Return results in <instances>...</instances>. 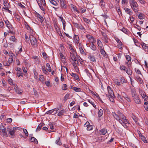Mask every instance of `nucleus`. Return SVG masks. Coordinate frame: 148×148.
<instances>
[{
    "label": "nucleus",
    "mask_w": 148,
    "mask_h": 148,
    "mask_svg": "<svg viewBox=\"0 0 148 148\" xmlns=\"http://www.w3.org/2000/svg\"><path fill=\"white\" fill-rule=\"evenodd\" d=\"M73 38L75 43L76 44H78L79 43V38L78 36L77 35H75L74 36Z\"/></svg>",
    "instance_id": "obj_20"
},
{
    "label": "nucleus",
    "mask_w": 148,
    "mask_h": 148,
    "mask_svg": "<svg viewBox=\"0 0 148 148\" xmlns=\"http://www.w3.org/2000/svg\"><path fill=\"white\" fill-rule=\"evenodd\" d=\"M29 141L30 142H34L35 143L37 144L38 143V142L37 139L34 137H31L29 139Z\"/></svg>",
    "instance_id": "obj_21"
},
{
    "label": "nucleus",
    "mask_w": 148,
    "mask_h": 148,
    "mask_svg": "<svg viewBox=\"0 0 148 148\" xmlns=\"http://www.w3.org/2000/svg\"><path fill=\"white\" fill-rule=\"evenodd\" d=\"M126 59L128 61H131V57L129 55H126L125 56Z\"/></svg>",
    "instance_id": "obj_43"
},
{
    "label": "nucleus",
    "mask_w": 148,
    "mask_h": 148,
    "mask_svg": "<svg viewBox=\"0 0 148 148\" xmlns=\"http://www.w3.org/2000/svg\"><path fill=\"white\" fill-rule=\"evenodd\" d=\"M60 4L62 8H65L66 7L65 2L64 0H60Z\"/></svg>",
    "instance_id": "obj_12"
},
{
    "label": "nucleus",
    "mask_w": 148,
    "mask_h": 148,
    "mask_svg": "<svg viewBox=\"0 0 148 148\" xmlns=\"http://www.w3.org/2000/svg\"><path fill=\"white\" fill-rule=\"evenodd\" d=\"M25 26L26 27V28L28 30H29L31 29L30 27H29V26L28 25L27 23L25 22Z\"/></svg>",
    "instance_id": "obj_59"
},
{
    "label": "nucleus",
    "mask_w": 148,
    "mask_h": 148,
    "mask_svg": "<svg viewBox=\"0 0 148 148\" xmlns=\"http://www.w3.org/2000/svg\"><path fill=\"white\" fill-rule=\"evenodd\" d=\"M89 58L92 61L94 62L96 61L95 59L94 56H92L91 55H90L89 56Z\"/></svg>",
    "instance_id": "obj_31"
},
{
    "label": "nucleus",
    "mask_w": 148,
    "mask_h": 148,
    "mask_svg": "<svg viewBox=\"0 0 148 148\" xmlns=\"http://www.w3.org/2000/svg\"><path fill=\"white\" fill-rule=\"evenodd\" d=\"M100 5L101 6V7H104L105 4V3L104 2L103 0H101L100 1Z\"/></svg>",
    "instance_id": "obj_47"
},
{
    "label": "nucleus",
    "mask_w": 148,
    "mask_h": 148,
    "mask_svg": "<svg viewBox=\"0 0 148 148\" xmlns=\"http://www.w3.org/2000/svg\"><path fill=\"white\" fill-rule=\"evenodd\" d=\"M129 3L132 8L135 12L138 11V5L134 0H129Z\"/></svg>",
    "instance_id": "obj_2"
},
{
    "label": "nucleus",
    "mask_w": 148,
    "mask_h": 148,
    "mask_svg": "<svg viewBox=\"0 0 148 148\" xmlns=\"http://www.w3.org/2000/svg\"><path fill=\"white\" fill-rule=\"evenodd\" d=\"M144 107L145 109L148 111V101H146L144 103Z\"/></svg>",
    "instance_id": "obj_29"
},
{
    "label": "nucleus",
    "mask_w": 148,
    "mask_h": 148,
    "mask_svg": "<svg viewBox=\"0 0 148 148\" xmlns=\"http://www.w3.org/2000/svg\"><path fill=\"white\" fill-rule=\"evenodd\" d=\"M15 70L16 71H17V72H21V69L20 68L17 67L15 69Z\"/></svg>",
    "instance_id": "obj_64"
},
{
    "label": "nucleus",
    "mask_w": 148,
    "mask_h": 148,
    "mask_svg": "<svg viewBox=\"0 0 148 148\" xmlns=\"http://www.w3.org/2000/svg\"><path fill=\"white\" fill-rule=\"evenodd\" d=\"M16 128L14 127L12 128H10L9 127L7 128L8 131L9 132V133L10 134L11 136H13Z\"/></svg>",
    "instance_id": "obj_5"
},
{
    "label": "nucleus",
    "mask_w": 148,
    "mask_h": 148,
    "mask_svg": "<svg viewBox=\"0 0 148 148\" xmlns=\"http://www.w3.org/2000/svg\"><path fill=\"white\" fill-rule=\"evenodd\" d=\"M49 1L51 4L55 6H56L58 5L57 2L54 0H49Z\"/></svg>",
    "instance_id": "obj_37"
},
{
    "label": "nucleus",
    "mask_w": 148,
    "mask_h": 148,
    "mask_svg": "<svg viewBox=\"0 0 148 148\" xmlns=\"http://www.w3.org/2000/svg\"><path fill=\"white\" fill-rule=\"evenodd\" d=\"M141 96L145 100H147L148 99V97L147 95H146L145 92L144 93V94L141 95Z\"/></svg>",
    "instance_id": "obj_38"
},
{
    "label": "nucleus",
    "mask_w": 148,
    "mask_h": 148,
    "mask_svg": "<svg viewBox=\"0 0 148 148\" xmlns=\"http://www.w3.org/2000/svg\"><path fill=\"white\" fill-rule=\"evenodd\" d=\"M132 97L137 95L136 94V92L134 90H133L132 91Z\"/></svg>",
    "instance_id": "obj_50"
},
{
    "label": "nucleus",
    "mask_w": 148,
    "mask_h": 148,
    "mask_svg": "<svg viewBox=\"0 0 148 148\" xmlns=\"http://www.w3.org/2000/svg\"><path fill=\"white\" fill-rule=\"evenodd\" d=\"M29 40L32 45L36 47L37 46V40L36 38L32 35H30Z\"/></svg>",
    "instance_id": "obj_3"
},
{
    "label": "nucleus",
    "mask_w": 148,
    "mask_h": 148,
    "mask_svg": "<svg viewBox=\"0 0 148 148\" xmlns=\"http://www.w3.org/2000/svg\"><path fill=\"white\" fill-rule=\"evenodd\" d=\"M97 44L98 45L99 47H100L101 48H102L103 45L102 43L101 42L100 40H97Z\"/></svg>",
    "instance_id": "obj_25"
},
{
    "label": "nucleus",
    "mask_w": 148,
    "mask_h": 148,
    "mask_svg": "<svg viewBox=\"0 0 148 148\" xmlns=\"http://www.w3.org/2000/svg\"><path fill=\"white\" fill-rule=\"evenodd\" d=\"M121 95L123 97L125 100H126L128 102H131V100L129 96L127 95L125 92H122Z\"/></svg>",
    "instance_id": "obj_8"
},
{
    "label": "nucleus",
    "mask_w": 148,
    "mask_h": 148,
    "mask_svg": "<svg viewBox=\"0 0 148 148\" xmlns=\"http://www.w3.org/2000/svg\"><path fill=\"white\" fill-rule=\"evenodd\" d=\"M0 134L3 136L7 137L8 136L6 128L3 127V128L0 129Z\"/></svg>",
    "instance_id": "obj_4"
},
{
    "label": "nucleus",
    "mask_w": 148,
    "mask_h": 148,
    "mask_svg": "<svg viewBox=\"0 0 148 148\" xmlns=\"http://www.w3.org/2000/svg\"><path fill=\"white\" fill-rule=\"evenodd\" d=\"M120 69L121 70H123L126 71V68L124 66H120Z\"/></svg>",
    "instance_id": "obj_57"
},
{
    "label": "nucleus",
    "mask_w": 148,
    "mask_h": 148,
    "mask_svg": "<svg viewBox=\"0 0 148 148\" xmlns=\"http://www.w3.org/2000/svg\"><path fill=\"white\" fill-rule=\"evenodd\" d=\"M76 53L74 52H70V56L72 61H76Z\"/></svg>",
    "instance_id": "obj_10"
},
{
    "label": "nucleus",
    "mask_w": 148,
    "mask_h": 148,
    "mask_svg": "<svg viewBox=\"0 0 148 148\" xmlns=\"http://www.w3.org/2000/svg\"><path fill=\"white\" fill-rule=\"evenodd\" d=\"M116 41L117 42L118 45H117L118 47L121 49H122V44L121 41L118 38L116 39Z\"/></svg>",
    "instance_id": "obj_11"
},
{
    "label": "nucleus",
    "mask_w": 148,
    "mask_h": 148,
    "mask_svg": "<svg viewBox=\"0 0 148 148\" xmlns=\"http://www.w3.org/2000/svg\"><path fill=\"white\" fill-rule=\"evenodd\" d=\"M37 16L38 18L39 21L41 23H42L44 19L42 16L37 13Z\"/></svg>",
    "instance_id": "obj_16"
},
{
    "label": "nucleus",
    "mask_w": 148,
    "mask_h": 148,
    "mask_svg": "<svg viewBox=\"0 0 148 148\" xmlns=\"http://www.w3.org/2000/svg\"><path fill=\"white\" fill-rule=\"evenodd\" d=\"M56 143L57 144L59 145H61L62 143H61V141H60V137H59L56 140Z\"/></svg>",
    "instance_id": "obj_30"
},
{
    "label": "nucleus",
    "mask_w": 148,
    "mask_h": 148,
    "mask_svg": "<svg viewBox=\"0 0 148 148\" xmlns=\"http://www.w3.org/2000/svg\"><path fill=\"white\" fill-rule=\"evenodd\" d=\"M119 121V122L121 124L123 125V126H124V123L123 121V120L121 119H120V118L119 119V120H118Z\"/></svg>",
    "instance_id": "obj_63"
},
{
    "label": "nucleus",
    "mask_w": 148,
    "mask_h": 148,
    "mask_svg": "<svg viewBox=\"0 0 148 148\" xmlns=\"http://www.w3.org/2000/svg\"><path fill=\"white\" fill-rule=\"evenodd\" d=\"M23 131L24 133L25 134V136H28V133L26 129H23Z\"/></svg>",
    "instance_id": "obj_46"
},
{
    "label": "nucleus",
    "mask_w": 148,
    "mask_h": 148,
    "mask_svg": "<svg viewBox=\"0 0 148 148\" xmlns=\"http://www.w3.org/2000/svg\"><path fill=\"white\" fill-rule=\"evenodd\" d=\"M10 40L14 42H16L17 41V39L15 38V37L14 36H11L10 38Z\"/></svg>",
    "instance_id": "obj_27"
},
{
    "label": "nucleus",
    "mask_w": 148,
    "mask_h": 148,
    "mask_svg": "<svg viewBox=\"0 0 148 148\" xmlns=\"http://www.w3.org/2000/svg\"><path fill=\"white\" fill-rule=\"evenodd\" d=\"M107 132V130L106 129L103 128L101 129L99 131V134L101 135H104Z\"/></svg>",
    "instance_id": "obj_13"
},
{
    "label": "nucleus",
    "mask_w": 148,
    "mask_h": 148,
    "mask_svg": "<svg viewBox=\"0 0 148 148\" xmlns=\"http://www.w3.org/2000/svg\"><path fill=\"white\" fill-rule=\"evenodd\" d=\"M117 98L119 100L120 102L123 103V100L121 97L120 95L118 94Z\"/></svg>",
    "instance_id": "obj_36"
},
{
    "label": "nucleus",
    "mask_w": 148,
    "mask_h": 148,
    "mask_svg": "<svg viewBox=\"0 0 148 148\" xmlns=\"http://www.w3.org/2000/svg\"><path fill=\"white\" fill-rule=\"evenodd\" d=\"M71 75L72 76L74 77L75 79L78 80L79 79L78 76L76 74L72 73L71 74Z\"/></svg>",
    "instance_id": "obj_24"
},
{
    "label": "nucleus",
    "mask_w": 148,
    "mask_h": 148,
    "mask_svg": "<svg viewBox=\"0 0 148 148\" xmlns=\"http://www.w3.org/2000/svg\"><path fill=\"white\" fill-rule=\"evenodd\" d=\"M53 109L49 110L47 111L46 113V114H51L53 112Z\"/></svg>",
    "instance_id": "obj_49"
},
{
    "label": "nucleus",
    "mask_w": 148,
    "mask_h": 148,
    "mask_svg": "<svg viewBox=\"0 0 148 148\" xmlns=\"http://www.w3.org/2000/svg\"><path fill=\"white\" fill-rule=\"evenodd\" d=\"M102 35H103V40L104 42L105 43H107L108 42V41L107 40L108 39V37L107 35L103 33L102 34Z\"/></svg>",
    "instance_id": "obj_14"
},
{
    "label": "nucleus",
    "mask_w": 148,
    "mask_h": 148,
    "mask_svg": "<svg viewBox=\"0 0 148 148\" xmlns=\"http://www.w3.org/2000/svg\"><path fill=\"white\" fill-rule=\"evenodd\" d=\"M140 137L141 139L144 142V143H147V141L145 137L143 135H141L140 136Z\"/></svg>",
    "instance_id": "obj_26"
},
{
    "label": "nucleus",
    "mask_w": 148,
    "mask_h": 148,
    "mask_svg": "<svg viewBox=\"0 0 148 148\" xmlns=\"http://www.w3.org/2000/svg\"><path fill=\"white\" fill-rule=\"evenodd\" d=\"M138 18L140 19H143L144 18V14L141 13H140L138 16Z\"/></svg>",
    "instance_id": "obj_41"
},
{
    "label": "nucleus",
    "mask_w": 148,
    "mask_h": 148,
    "mask_svg": "<svg viewBox=\"0 0 148 148\" xmlns=\"http://www.w3.org/2000/svg\"><path fill=\"white\" fill-rule=\"evenodd\" d=\"M103 114V111L102 110L100 109L98 113V116L99 117H101Z\"/></svg>",
    "instance_id": "obj_32"
},
{
    "label": "nucleus",
    "mask_w": 148,
    "mask_h": 148,
    "mask_svg": "<svg viewBox=\"0 0 148 148\" xmlns=\"http://www.w3.org/2000/svg\"><path fill=\"white\" fill-rule=\"evenodd\" d=\"M121 30L126 34H127L129 33L128 30L124 27L121 29Z\"/></svg>",
    "instance_id": "obj_35"
},
{
    "label": "nucleus",
    "mask_w": 148,
    "mask_h": 148,
    "mask_svg": "<svg viewBox=\"0 0 148 148\" xmlns=\"http://www.w3.org/2000/svg\"><path fill=\"white\" fill-rule=\"evenodd\" d=\"M86 37L88 40H91V39L93 38V36L89 34L87 35H86Z\"/></svg>",
    "instance_id": "obj_44"
},
{
    "label": "nucleus",
    "mask_w": 148,
    "mask_h": 148,
    "mask_svg": "<svg viewBox=\"0 0 148 148\" xmlns=\"http://www.w3.org/2000/svg\"><path fill=\"white\" fill-rule=\"evenodd\" d=\"M135 79L138 82L142 84L143 82V81L142 80L141 78L138 76H137L136 77Z\"/></svg>",
    "instance_id": "obj_19"
},
{
    "label": "nucleus",
    "mask_w": 148,
    "mask_h": 148,
    "mask_svg": "<svg viewBox=\"0 0 148 148\" xmlns=\"http://www.w3.org/2000/svg\"><path fill=\"white\" fill-rule=\"evenodd\" d=\"M14 88L16 92L18 94H21L22 91L21 89L19 88L17 85L14 84Z\"/></svg>",
    "instance_id": "obj_9"
},
{
    "label": "nucleus",
    "mask_w": 148,
    "mask_h": 148,
    "mask_svg": "<svg viewBox=\"0 0 148 148\" xmlns=\"http://www.w3.org/2000/svg\"><path fill=\"white\" fill-rule=\"evenodd\" d=\"M124 9L127 13L129 14L130 15L131 13H132V12L130 10L127 8H125Z\"/></svg>",
    "instance_id": "obj_33"
},
{
    "label": "nucleus",
    "mask_w": 148,
    "mask_h": 148,
    "mask_svg": "<svg viewBox=\"0 0 148 148\" xmlns=\"http://www.w3.org/2000/svg\"><path fill=\"white\" fill-rule=\"evenodd\" d=\"M73 23L74 26L78 29V28L79 27V25H79L78 24L75 23L74 22H73Z\"/></svg>",
    "instance_id": "obj_62"
},
{
    "label": "nucleus",
    "mask_w": 148,
    "mask_h": 148,
    "mask_svg": "<svg viewBox=\"0 0 148 148\" xmlns=\"http://www.w3.org/2000/svg\"><path fill=\"white\" fill-rule=\"evenodd\" d=\"M3 4L4 6L2 8V11H3V10H8L10 7V4L7 2L6 0H3Z\"/></svg>",
    "instance_id": "obj_6"
},
{
    "label": "nucleus",
    "mask_w": 148,
    "mask_h": 148,
    "mask_svg": "<svg viewBox=\"0 0 148 148\" xmlns=\"http://www.w3.org/2000/svg\"><path fill=\"white\" fill-rule=\"evenodd\" d=\"M60 57L62 59H63V60H62L64 62H65L64 57V56H63V54L61 53H60Z\"/></svg>",
    "instance_id": "obj_55"
},
{
    "label": "nucleus",
    "mask_w": 148,
    "mask_h": 148,
    "mask_svg": "<svg viewBox=\"0 0 148 148\" xmlns=\"http://www.w3.org/2000/svg\"><path fill=\"white\" fill-rule=\"evenodd\" d=\"M42 124L41 123L40 124L37 128L36 131H39L40 130L41 128L42 127Z\"/></svg>",
    "instance_id": "obj_54"
},
{
    "label": "nucleus",
    "mask_w": 148,
    "mask_h": 148,
    "mask_svg": "<svg viewBox=\"0 0 148 148\" xmlns=\"http://www.w3.org/2000/svg\"><path fill=\"white\" fill-rule=\"evenodd\" d=\"M65 111L64 110H60L58 114V116H61L64 114V113Z\"/></svg>",
    "instance_id": "obj_39"
},
{
    "label": "nucleus",
    "mask_w": 148,
    "mask_h": 148,
    "mask_svg": "<svg viewBox=\"0 0 148 148\" xmlns=\"http://www.w3.org/2000/svg\"><path fill=\"white\" fill-rule=\"evenodd\" d=\"M72 88L73 90H74L76 92H81V89L79 88H77L75 87H72Z\"/></svg>",
    "instance_id": "obj_23"
},
{
    "label": "nucleus",
    "mask_w": 148,
    "mask_h": 148,
    "mask_svg": "<svg viewBox=\"0 0 148 148\" xmlns=\"http://www.w3.org/2000/svg\"><path fill=\"white\" fill-rule=\"evenodd\" d=\"M88 102L90 103L93 106V107L95 108H96V106L95 105L94 102L90 100V99H88Z\"/></svg>",
    "instance_id": "obj_40"
},
{
    "label": "nucleus",
    "mask_w": 148,
    "mask_h": 148,
    "mask_svg": "<svg viewBox=\"0 0 148 148\" xmlns=\"http://www.w3.org/2000/svg\"><path fill=\"white\" fill-rule=\"evenodd\" d=\"M38 3V5L40 8V9L42 10L43 11H44V8H43V7H42V4L41 3H39V1H37Z\"/></svg>",
    "instance_id": "obj_51"
},
{
    "label": "nucleus",
    "mask_w": 148,
    "mask_h": 148,
    "mask_svg": "<svg viewBox=\"0 0 148 148\" xmlns=\"http://www.w3.org/2000/svg\"><path fill=\"white\" fill-rule=\"evenodd\" d=\"M108 94H106V96L112 102H114V95L112 88L109 86L107 87Z\"/></svg>",
    "instance_id": "obj_1"
},
{
    "label": "nucleus",
    "mask_w": 148,
    "mask_h": 148,
    "mask_svg": "<svg viewBox=\"0 0 148 148\" xmlns=\"http://www.w3.org/2000/svg\"><path fill=\"white\" fill-rule=\"evenodd\" d=\"M39 80L41 82H43L44 80V78L43 76L42 75H40Z\"/></svg>",
    "instance_id": "obj_48"
},
{
    "label": "nucleus",
    "mask_w": 148,
    "mask_h": 148,
    "mask_svg": "<svg viewBox=\"0 0 148 148\" xmlns=\"http://www.w3.org/2000/svg\"><path fill=\"white\" fill-rule=\"evenodd\" d=\"M135 102L137 104H139L141 103V101L139 96L137 95L132 97Z\"/></svg>",
    "instance_id": "obj_7"
},
{
    "label": "nucleus",
    "mask_w": 148,
    "mask_h": 148,
    "mask_svg": "<svg viewBox=\"0 0 148 148\" xmlns=\"http://www.w3.org/2000/svg\"><path fill=\"white\" fill-rule=\"evenodd\" d=\"M40 1H39V3H41L42 5L43 6H44L46 5V3L45 2V0H40Z\"/></svg>",
    "instance_id": "obj_53"
},
{
    "label": "nucleus",
    "mask_w": 148,
    "mask_h": 148,
    "mask_svg": "<svg viewBox=\"0 0 148 148\" xmlns=\"http://www.w3.org/2000/svg\"><path fill=\"white\" fill-rule=\"evenodd\" d=\"M10 57L8 60V62L10 64H11L12 62L13 61V57L12 56V55H13V54L12 53H10Z\"/></svg>",
    "instance_id": "obj_22"
},
{
    "label": "nucleus",
    "mask_w": 148,
    "mask_h": 148,
    "mask_svg": "<svg viewBox=\"0 0 148 148\" xmlns=\"http://www.w3.org/2000/svg\"><path fill=\"white\" fill-rule=\"evenodd\" d=\"M69 95V94L68 93L65 95L64 98V100L65 101H66L67 100V99L68 98Z\"/></svg>",
    "instance_id": "obj_61"
},
{
    "label": "nucleus",
    "mask_w": 148,
    "mask_h": 148,
    "mask_svg": "<svg viewBox=\"0 0 148 148\" xmlns=\"http://www.w3.org/2000/svg\"><path fill=\"white\" fill-rule=\"evenodd\" d=\"M100 51L101 53L103 56H105L106 54V52L102 48H101L100 50Z\"/></svg>",
    "instance_id": "obj_42"
},
{
    "label": "nucleus",
    "mask_w": 148,
    "mask_h": 148,
    "mask_svg": "<svg viewBox=\"0 0 148 148\" xmlns=\"http://www.w3.org/2000/svg\"><path fill=\"white\" fill-rule=\"evenodd\" d=\"M67 85L66 84H64L62 85V89L63 90H66L67 89L66 88Z\"/></svg>",
    "instance_id": "obj_56"
},
{
    "label": "nucleus",
    "mask_w": 148,
    "mask_h": 148,
    "mask_svg": "<svg viewBox=\"0 0 148 148\" xmlns=\"http://www.w3.org/2000/svg\"><path fill=\"white\" fill-rule=\"evenodd\" d=\"M90 48L93 51H96L97 48L96 46L93 43H91L90 44V45L89 46Z\"/></svg>",
    "instance_id": "obj_17"
},
{
    "label": "nucleus",
    "mask_w": 148,
    "mask_h": 148,
    "mask_svg": "<svg viewBox=\"0 0 148 148\" xmlns=\"http://www.w3.org/2000/svg\"><path fill=\"white\" fill-rule=\"evenodd\" d=\"M112 114L116 120L117 121L118 120H119L120 118V116L118 115V114H116L114 112H112Z\"/></svg>",
    "instance_id": "obj_15"
},
{
    "label": "nucleus",
    "mask_w": 148,
    "mask_h": 148,
    "mask_svg": "<svg viewBox=\"0 0 148 148\" xmlns=\"http://www.w3.org/2000/svg\"><path fill=\"white\" fill-rule=\"evenodd\" d=\"M93 129V127L91 125H89L87 126V129L88 130H91Z\"/></svg>",
    "instance_id": "obj_58"
},
{
    "label": "nucleus",
    "mask_w": 148,
    "mask_h": 148,
    "mask_svg": "<svg viewBox=\"0 0 148 148\" xmlns=\"http://www.w3.org/2000/svg\"><path fill=\"white\" fill-rule=\"evenodd\" d=\"M102 16L104 18V22L106 24H107V23L106 21V19L107 18H108V16L106 15H102Z\"/></svg>",
    "instance_id": "obj_60"
},
{
    "label": "nucleus",
    "mask_w": 148,
    "mask_h": 148,
    "mask_svg": "<svg viewBox=\"0 0 148 148\" xmlns=\"http://www.w3.org/2000/svg\"><path fill=\"white\" fill-rule=\"evenodd\" d=\"M126 71V73L129 75H131L132 74V71L130 69H128Z\"/></svg>",
    "instance_id": "obj_52"
},
{
    "label": "nucleus",
    "mask_w": 148,
    "mask_h": 148,
    "mask_svg": "<svg viewBox=\"0 0 148 148\" xmlns=\"http://www.w3.org/2000/svg\"><path fill=\"white\" fill-rule=\"evenodd\" d=\"M141 45L144 49L146 50L147 49H148V46H147L144 43H142Z\"/></svg>",
    "instance_id": "obj_28"
},
{
    "label": "nucleus",
    "mask_w": 148,
    "mask_h": 148,
    "mask_svg": "<svg viewBox=\"0 0 148 148\" xmlns=\"http://www.w3.org/2000/svg\"><path fill=\"white\" fill-rule=\"evenodd\" d=\"M85 71L88 76L89 77H90V76H92L91 73H90L89 71L87 69H86L85 70Z\"/></svg>",
    "instance_id": "obj_45"
},
{
    "label": "nucleus",
    "mask_w": 148,
    "mask_h": 148,
    "mask_svg": "<svg viewBox=\"0 0 148 148\" xmlns=\"http://www.w3.org/2000/svg\"><path fill=\"white\" fill-rule=\"evenodd\" d=\"M5 22L7 26L9 29H10L12 28V25L10 24V22L8 20L5 21Z\"/></svg>",
    "instance_id": "obj_18"
},
{
    "label": "nucleus",
    "mask_w": 148,
    "mask_h": 148,
    "mask_svg": "<svg viewBox=\"0 0 148 148\" xmlns=\"http://www.w3.org/2000/svg\"><path fill=\"white\" fill-rule=\"evenodd\" d=\"M46 69L49 72H51V68L50 65L48 63H47L46 64Z\"/></svg>",
    "instance_id": "obj_34"
}]
</instances>
